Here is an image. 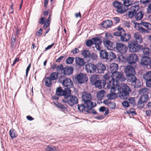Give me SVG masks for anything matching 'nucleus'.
Listing matches in <instances>:
<instances>
[{"mask_svg":"<svg viewBox=\"0 0 151 151\" xmlns=\"http://www.w3.org/2000/svg\"><path fill=\"white\" fill-rule=\"evenodd\" d=\"M100 56L102 59L107 60L108 57V53L105 50H101L100 52Z\"/></svg>","mask_w":151,"mask_h":151,"instance_id":"29","label":"nucleus"},{"mask_svg":"<svg viewBox=\"0 0 151 151\" xmlns=\"http://www.w3.org/2000/svg\"><path fill=\"white\" fill-rule=\"evenodd\" d=\"M149 99L148 95H143L139 99L138 105L140 106L141 107H143L145 104Z\"/></svg>","mask_w":151,"mask_h":151,"instance_id":"16","label":"nucleus"},{"mask_svg":"<svg viewBox=\"0 0 151 151\" xmlns=\"http://www.w3.org/2000/svg\"><path fill=\"white\" fill-rule=\"evenodd\" d=\"M147 11L149 13H151V3L150 4L147 9Z\"/></svg>","mask_w":151,"mask_h":151,"instance_id":"64","label":"nucleus"},{"mask_svg":"<svg viewBox=\"0 0 151 151\" xmlns=\"http://www.w3.org/2000/svg\"><path fill=\"white\" fill-rule=\"evenodd\" d=\"M113 78L111 81L107 83V87L108 89H111V91L115 92L117 89L119 91L122 90L119 94V97L122 99H126L128 98L129 92L131 91L130 88L126 84L122 83L121 86L119 85V81H124L125 80L123 73L117 72L113 75Z\"/></svg>","mask_w":151,"mask_h":151,"instance_id":"1","label":"nucleus"},{"mask_svg":"<svg viewBox=\"0 0 151 151\" xmlns=\"http://www.w3.org/2000/svg\"><path fill=\"white\" fill-rule=\"evenodd\" d=\"M151 62L150 58L147 56H143L141 59V64L145 66L150 65Z\"/></svg>","mask_w":151,"mask_h":151,"instance_id":"21","label":"nucleus"},{"mask_svg":"<svg viewBox=\"0 0 151 151\" xmlns=\"http://www.w3.org/2000/svg\"><path fill=\"white\" fill-rule=\"evenodd\" d=\"M105 91L103 90L99 91L97 94V97L98 100H101L104 96Z\"/></svg>","mask_w":151,"mask_h":151,"instance_id":"36","label":"nucleus"},{"mask_svg":"<svg viewBox=\"0 0 151 151\" xmlns=\"http://www.w3.org/2000/svg\"><path fill=\"white\" fill-rule=\"evenodd\" d=\"M133 38L134 41L135 43L140 44L142 42V36L138 32H136L134 34Z\"/></svg>","mask_w":151,"mask_h":151,"instance_id":"20","label":"nucleus"},{"mask_svg":"<svg viewBox=\"0 0 151 151\" xmlns=\"http://www.w3.org/2000/svg\"><path fill=\"white\" fill-rule=\"evenodd\" d=\"M64 68L62 64L57 66L56 70L58 73H62L63 71Z\"/></svg>","mask_w":151,"mask_h":151,"instance_id":"44","label":"nucleus"},{"mask_svg":"<svg viewBox=\"0 0 151 151\" xmlns=\"http://www.w3.org/2000/svg\"><path fill=\"white\" fill-rule=\"evenodd\" d=\"M113 19L115 23L116 24L118 23L119 21V19L118 17H114Z\"/></svg>","mask_w":151,"mask_h":151,"instance_id":"61","label":"nucleus"},{"mask_svg":"<svg viewBox=\"0 0 151 151\" xmlns=\"http://www.w3.org/2000/svg\"><path fill=\"white\" fill-rule=\"evenodd\" d=\"M58 149L53 146H48L46 148L45 151H58Z\"/></svg>","mask_w":151,"mask_h":151,"instance_id":"40","label":"nucleus"},{"mask_svg":"<svg viewBox=\"0 0 151 151\" xmlns=\"http://www.w3.org/2000/svg\"><path fill=\"white\" fill-rule=\"evenodd\" d=\"M73 67L67 66L64 68L63 73L65 75H69L73 73Z\"/></svg>","mask_w":151,"mask_h":151,"instance_id":"26","label":"nucleus"},{"mask_svg":"<svg viewBox=\"0 0 151 151\" xmlns=\"http://www.w3.org/2000/svg\"><path fill=\"white\" fill-rule=\"evenodd\" d=\"M55 104L58 107L60 108L62 111H65L67 110V108L61 104L57 102L56 103H55Z\"/></svg>","mask_w":151,"mask_h":151,"instance_id":"38","label":"nucleus"},{"mask_svg":"<svg viewBox=\"0 0 151 151\" xmlns=\"http://www.w3.org/2000/svg\"><path fill=\"white\" fill-rule=\"evenodd\" d=\"M104 42L105 46L108 48H110L112 47V43L109 40L104 39Z\"/></svg>","mask_w":151,"mask_h":151,"instance_id":"41","label":"nucleus"},{"mask_svg":"<svg viewBox=\"0 0 151 151\" xmlns=\"http://www.w3.org/2000/svg\"><path fill=\"white\" fill-rule=\"evenodd\" d=\"M143 78L145 80L151 79V71H148L143 74Z\"/></svg>","mask_w":151,"mask_h":151,"instance_id":"35","label":"nucleus"},{"mask_svg":"<svg viewBox=\"0 0 151 151\" xmlns=\"http://www.w3.org/2000/svg\"><path fill=\"white\" fill-rule=\"evenodd\" d=\"M64 56H61L59 57L56 60V62H60L64 58Z\"/></svg>","mask_w":151,"mask_h":151,"instance_id":"60","label":"nucleus"},{"mask_svg":"<svg viewBox=\"0 0 151 151\" xmlns=\"http://www.w3.org/2000/svg\"><path fill=\"white\" fill-rule=\"evenodd\" d=\"M42 34V31L41 28H40L39 30L36 33V36H40Z\"/></svg>","mask_w":151,"mask_h":151,"instance_id":"58","label":"nucleus"},{"mask_svg":"<svg viewBox=\"0 0 151 151\" xmlns=\"http://www.w3.org/2000/svg\"><path fill=\"white\" fill-rule=\"evenodd\" d=\"M59 81L60 83H62L64 87L67 88H72L73 86V83L71 80L69 78L66 77L64 76H61L59 77Z\"/></svg>","mask_w":151,"mask_h":151,"instance_id":"6","label":"nucleus"},{"mask_svg":"<svg viewBox=\"0 0 151 151\" xmlns=\"http://www.w3.org/2000/svg\"><path fill=\"white\" fill-rule=\"evenodd\" d=\"M93 60H96L97 59V55L94 54L92 53L91 54H90V58Z\"/></svg>","mask_w":151,"mask_h":151,"instance_id":"54","label":"nucleus"},{"mask_svg":"<svg viewBox=\"0 0 151 151\" xmlns=\"http://www.w3.org/2000/svg\"><path fill=\"white\" fill-rule=\"evenodd\" d=\"M124 29L120 27H119L117 28V30L116 32L114 33V35L116 36L121 37L122 33L124 32Z\"/></svg>","mask_w":151,"mask_h":151,"instance_id":"30","label":"nucleus"},{"mask_svg":"<svg viewBox=\"0 0 151 151\" xmlns=\"http://www.w3.org/2000/svg\"><path fill=\"white\" fill-rule=\"evenodd\" d=\"M58 73L56 72H53L51 73L50 75V78L53 81L56 80L58 78Z\"/></svg>","mask_w":151,"mask_h":151,"instance_id":"37","label":"nucleus"},{"mask_svg":"<svg viewBox=\"0 0 151 151\" xmlns=\"http://www.w3.org/2000/svg\"><path fill=\"white\" fill-rule=\"evenodd\" d=\"M92 44H93V42L92 38L91 40H87L86 42V45L88 47H90Z\"/></svg>","mask_w":151,"mask_h":151,"instance_id":"49","label":"nucleus"},{"mask_svg":"<svg viewBox=\"0 0 151 151\" xmlns=\"http://www.w3.org/2000/svg\"><path fill=\"white\" fill-rule=\"evenodd\" d=\"M116 55L113 52H109V55L108 54V57L107 60L111 61L114 59L116 58Z\"/></svg>","mask_w":151,"mask_h":151,"instance_id":"39","label":"nucleus"},{"mask_svg":"<svg viewBox=\"0 0 151 151\" xmlns=\"http://www.w3.org/2000/svg\"><path fill=\"white\" fill-rule=\"evenodd\" d=\"M141 25L146 27L150 30H151V24L149 23L146 22H142L141 24H138L137 30L139 32L142 33H148V31L142 27Z\"/></svg>","mask_w":151,"mask_h":151,"instance_id":"8","label":"nucleus"},{"mask_svg":"<svg viewBox=\"0 0 151 151\" xmlns=\"http://www.w3.org/2000/svg\"><path fill=\"white\" fill-rule=\"evenodd\" d=\"M49 77H47L44 78V80L45 81V85L47 87H50L52 84V81Z\"/></svg>","mask_w":151,"mask_h":151,"instance_id":"33","label":"nucleus"},{"mask_svg":"<svg viewBox=\"0 0 151 151\" xmlns=\"http://www.w3.org/2000/svg\"><path fill=\"white\" fill-rule=\"evenodd\" d=\"M78 109L81 112H83L84 111L88 112V113H90L88 110L87 107L84 104H81L80 105L78 104Z\"/></svg>","mask_w":151,"mask_h":151,"instance_id":"28","label":"nucleus"},{"mask_svg":"<svg viewBox=\"0 0 151 151\" xmlns=\"http://www.w3.org/2000/svg\"><path fill=\"white\" fill-rule=\"evenodd\" d=\"M91 83L94 85L96 88L100 89L104 88L106 84V81L104 80H99V78L96 75H93L90 78Z\"/></svg>","mask_w":151,"mask_h":151,"instance_id":"5","label":"nucleus"},{"mask_svg":"<svg viewBox=\"0 0 151 151\" xmlns=\"http://www.w3.org/2000/svg\"><path fill=\"white\" fill-rule=\"evenodd\" d=\"M75 63L76 65L80 67L83 66L86 63L84 59L80 57L76 58Z\"/></svg>","mask_w":151,"mask_h":151,"instance_id":"22","label":"nucleus"},{"mask_svg":"<svg viewBox=\"0 0 151 151\" xmlns=\"http://www.w3.org/2000/svg\"><path fill=\"white\" fill-rule=\"evenodd\" d=\"M118 65L117 64L113 63L110 64V67L108 68L107 70L108 72L111 73L112 74V75L116 72L118 70Z\"/></svg>","mask_w":151,"mask_h":151,"instance_id":"18","label":"nucleus"},{"mask_svg":"<svg viewBox=\"0 0 151 151\" xmlns=\"http://www.w3.org/2000/svg\"><path fill=\"white\" fill-rule=\"evenodd\" d=\"M146 84L147 86L151 88V79L146 81Z\"/></svg>","mask_w":151,"mask_h":151,"instance_id":"53","label":"nucleus"},{"mask_svg":"<svg viewBox=\"0 0 151 151\" xmlns=\"http://www.w3.org/2000/svg\"><path fill=\"white\" fill-rule=\"evenodd\" d=\"M76 78L78 83L81 84L84 83L88 81L87 76L84 73H80L77 75Z\"/></svg>","mask_w":151,"mask_h":151,"instance_id":"13","label":"nucleus"},{"mask_svg":"<svg viewBox=\"0 0 151 151\" xmlns=\"http://www.w3.org/2000/svg\"><path fill=\"white\" fill-rule=\"evenodd\" d=\"M144 16V13L141 11L136 12L134 14V18L136 21L141 20Z\"/></svg>","mask_w":151,"mask_h":151,"instance_id":"27","label":"nucleus"},{"mask_svg":"<svg viewBox=\"0 0 151 151\" xmlns=\"http://www.w3.org/2000/svg\"><path fill=\"white\" fill-rule=\"evenodd\" d=\"M79 51V50L77 48H75L74 49H73L71 51V53L73 54H76L78 53Z\"/></svg>","mask_w":151,"mask_h":151,"instance_id":"57","label":"nucleus"},{"mask_svg":"<svg viewBox=\"0 0 151 151\" xmlns=\"http://www.w3.org/2000/svg\"><path fill=\"white\" fill-rule=\"evenodd\" d=\"M50 23L46 21V22L44 23V24L43 26L44 29H45L49 25Z\"/></svg>","mask_w":151,"mask_h":151,"instance_id":"62","label":"nucleus"},{"mask_svg":"<svg viewBox=\"0 0 151 151\" xmlns=\"http://www.w3.org/2000/svg\"><path fill=\"white\" fill-rule=\"evenodd\" d=\"M149 93V90L146 88H142L139 91V93L141 96L143 95H148Z\"/></svg>","mask_w":151,"mask_h":151,"instance_id":"32","label":"nucleus"},{"mask_svg":"<svg viewBox=\"0 0 151 151\" xmlns=\"http://www.w3.org/2000/svg\"><path fill=\"white\" fill-rule=\"evenodd\" d=\"M82 101L88 110H90L96 106L95 103H94L91 101V96L90 93L86 92L83 93L82 96Z\"/></svg>","mask_w":151,"mask_h":151,"instance_id":"3","label":"nucleus"},{"mask_svg":"<svg viewBox=\"0 0 151 151\" xmlns=\"http://www.w3.org/2000/svg\"><path fill=\"white\" fill-rule=\"evenodd\" d=\"M96 68V73L99 74L104 73L106 69V65L101 63L97 64Z\"/></svg>","mask_w":151,"mask_h":151,"instance_id":"14","label":"nucleus"},{"mask_svg":"<svg viewBox=\"0 0 151 151\" xmlns=\"http://www.w3.org/2000/svg\"><path fill=\"white\" fill-rule=\"evenodd\" d=\"M104 78L105 79V81H106V83H109L108 81L109 80L110 81H111V79L113 78L111 77L108 74H106L104 76Z\"/></svg>","mask_w":151,"mask_h":151,"instance_id":"46","label":"nucleus"},{"mask_svg":"<svg viewBox=\"0 0 151 151\" xmlns=\"http://www.w3.org/2000/svg\"><path fill=\"white\" fill-rule=\"evenodd\" d=\"M81 54L86 58H90V51L87 50H83Z\"/></svg>","mask_w":151,"mask_h":151,"instance_id":"34","label":"nucleus"},{"mask_svg":"<svg viewBox=\"0 0 151 151\" xmlns=\"http://www.w3.org/2000/svg\"><path fill=\"white\" fill-rule=\"evenodd\" d=\"M68 89H70L69 88H65L64 90H63L61 87H59L56 89V93L58 96H63L64 98H65L68 92Z\"/></svg>","mask_w":151,"mask_h":151,"instance_id":"17","label":"nucleus"},{"mask_svg":"<svg viewBox=\"0 0 151 151\" xmlns=\"http://www.w3.org/2000/svg\"><path fill=\"white\" fill-rule=\"evenodd\" d=\"M46 19V18L44 17H42L39 19L38 21L39 23L42 24H43L45 22V21Z\"/></svg>","mask_w":151,"mask_h":151,"instance_id":"52","label":"nucleus"},{"mask_svg":"<svg viewBox=\"0 0 151 151\" xmlns=\"http://www.w3.org/2000/svg\"><path fill=\"white\" fill-rule=\"evenodd\" d=\"M138 60V57L137 55L134 53L130 55L127 58V61L129 63L132 64L135 63Z\"/></svg>","mask_w":151,"mask_h":151,"instance_id":"15","label":"nucleus"},{"mask_svg":"<svg viewBox=\"0 0 151 151\" xmlns=\"http://www.w3.org/2000/svg\"><path fill=\"white\" fill-rule=\"evenodd\" d=\"M143 53L145 56H147L148 57V56L149 54V49L148 48H145L143 50Z\"/></svg>","mask_w":151,"mask_h":151,"instance_id":"48","label":"nucleus"},{"mask_svg":"<svg viewBox=\"0 0 151 151\" xmlns=\"http://www.w3.org/2000/svg\"><path fill=\"white\" fill-rule=\"evenodd\" d=\"M130 11L127 14L128 17L130 18L134 17L136 12H137L139 9V7L138 5H134L132 6L129 8Z\"/></svg>","mask_w":151,"mask_h":151,"instance_id":"11","label":"nucleus"},{"mask_svg":"<svg viewBox=\"0 0 151 151\" xmlns=\"http://www.w3.org/2000/svg\"><path fill=\"white\" fill-rule=\"evenodd\" d=\"M139 44L134 42L131 41L128 43V47L131 51L137 52L139 51L141 48V46Z\"/></svg>","mask_w":151,"mask_h":151,"instance_id":"10","label":"nucleus"},{"mask_svg":"<svg viewBox=\"0 0 151 151\" xmlns=\"http://www.w3.org/2000/svg\"><path fill=\"white\" fill-rule=\"evenodd\" d=\"M68 92L67 95L63 99V101L65 103H67L68 105L72 106L75 104L78 103V99L76 96L70 94L71 90L70 89H68Z\"/></svg>","mask_w":151,"mask_h":151,"instance_id":"4","label":"nucleus"},{"mask_svg":"<svg viewBox=\"0 0 151 151\" xmlns=\"http://www.w3.org/2000/svg\"><path fill=\"white\" fill-rule=\"evenodd\" d=\"M103 103L106 105H108L110 108L114 109L115 108L116 105L111 103V100L110 99H106L104 100Z\"/></svg>","mask_w":151,"mask_h":151,"instance_id":"31","label":"nucleus"},{"mask_svg":"<svg viewBox=\"0 0 151 151\" xmlns=\"http://www.w3.org/2000/svg\"><path fill=\"white\" fill-rule=\"evenodd\" d=\"M129 104L130 103L131 104L134 105L135 103V99L134 98L131 97L129 98Z\"/></svg>","mask_w":151,"mask_h":151,"instance_id":"51","label":"nucleus"},{"mask_svg":"<svg viewBox=\"0 0 151 151\" xmlns=\"http://www.w3.org/2000/svg\"><path fill=\"white\" fill-rule=\"evenodd\" d=\"M116 48L118 52L122 54H126L128 50L125 45L119 42L116 43Z\"/></svg>","mask_w":151,"mask_h":151,"instance_id":"9","label":"nucleus"},{"mask_svg":"<svg viewBox=\"0 0 151 151\" xmlns=\"http://www.w3.org/2000/svg\"><path fill=\"white\" fill-rule=\"evenodd\" d=\"M112 25V22L109 20H107L103 22L101 24V27L105 28L110 27Z\"/></svg>","mask_w":151,"mask_h":151,"instance_id":"25","label":"nucleus"},{"mask_svg":"<svg viewBox=\"0 0 151 151\" xmlns=\"http://www.w3.org/2000/svg\"><path fill=\"white\" fill-rule=\"evenodd\" d=\"M96 65L92 63H89L86 65L85 69L88 73H96Z\"/></svg>","mask_w":151,"mask_h":151,"instance_id":"12","label":"nucleus"},{"mask_svg":"<svg viewBox=\"0 0 151 151\" xmlns=\"http://www.w3.org/2000/svg\"><path fill=\"white\" fill-rule=\"evenodd\" d=\"M111 93H110L108 94L107 95V97L110 100L111 99H114L116 98L117 96L116 95V93H120V92L122 91V90H121L120 91H119L116 89L115 92L112 91H111ZM120 93H119V94Z\"/></svg>","mask_w":151,"mask_h":151,"instance_id":"23","label":"nucleus"},{"mask_svg":"<svg viewBox=\"0 0 151 151\" xmlns=\"http://www.w3.org/2000/svg\"><path fill=\"white\" fill-rule=\"evenodd\" d=\"M95 47L97 50L98 51H100L101 50V44H98L96 45H95Z\"/></svg>","mask_w":151,"mask_h":151,"instance_id":"59","label":"nucleus"},{"mask_svg":"<svg viewBox=\"0 0 151 151\" xmlns=\"http://www.w3.org/2000/svg\"><path fill=\"white\" fill-rule=\"evenodd\" d=\"M92 40L93 42V44L96 45L98 44L101 43V40L97 37L92 38Z\"/></svg>","mask_w":151,"mask_h":151,"instance_id":"45","label":"nucleus"},{"mask_svg":"<svg viewBox=\"0 0 151 151\" xmlns=\"http://www.w3.org/2000/svg\"><path fill=\"white\" fill-rule=\"evenodd\" d=\"M9 134L12 139H13L17 136V134L16 133L15 131L13 129H11L9 132Z\"/></svg>","mask_w":151,"mask_h":151,"instance_id":"43","label":"nucleus"},{"mask_svg":"<svg viewBox=\"0 0 151 151\" xmlns=\"http://www.w3.org/2000/svg\"><path fill=\"white\" fill-rule=\"evenodd\" d=\"M74 58L73 57H69L66 59V63L68 64H71L74 61Z\"/></svg>","mask_w":151,"mask_h":151,"instance_id":"47","label":"nucleus"},{"mask_svg":"<svg viewBox=\"0 0 151 151\" xmlns=\"http://www.w3.org/2000/svg\"><path fill=\"white\" fill-rule=\"evenodd\" d=\"M122 105L123 106L126 107H128L129 106V102L126 101H124L122 103Z\"/></svg>","mask_w":151,"mask_h":151,"instance_id":"55","label":"nucleus"},{"mask_svg":"<svg viewBox=\"0 0 151 151\" xmlns=\"http://www.w3.org/2000/svg\"><path fill=\"white\" fill-rule=\"evenodd\" d=\"M31 65V63H30L29 65H28V66H27V67L26 69V77H27V76L28 74L29 71V69L30 68Z\"/></svg>","mask_w":151,"mask_h":151,"instance_id":"56","label":"nucleus"},{"mask_svg":"<svg viewBox=\"0 0 151 151\" xmlns=\"http://www.w3.org/2000/svg\"><path fill=\"white\" fill-rule=\"evenodd\" d=\"M124 72L127 76L135 74V68L130 65H128L125 69Z\"/></svg>","mask_w":151,"mask_h":151,"instance_id":"19","label":"nucleus"},{"mask_svg":"<svg viewBox=\"0 0 151 151\" xmlns=\"http://www.w3.org/2000/svg\"><path fill=\"white\" fill-rule=\"evenodd\" d=\"M54 44H55V43H52L51 45H48L47 47L45 48L46 50H49V49H50L52 47V46L54 45Z\"/></svg>","mask_w":151,"mask_h":151,"instance_id":"63","label":"nucleus"},{"mask_svg":"<svg viewBox=\"0 0 151 151\" xmlns=\"http://www.w3.org/2000/svg\"><path fill=\"white\" fill-rule=\"evenodd\" d=\"M127 113L128 114H132L133 115H136V114L135 110L133 109H131L129 110Z\"/></svg>","mask_w":151,"mask_h":151,"instance_id":"50","label":"nucleus"},{"mask_svg":"<svg viewBox=\"0 0 151 151\" xmlns=\"http://www.w3.org/2000/svg\"><path fill=\"white\" fill-rule=\"evenodd\" d=\"M126 79L127 82L131 83L132 86L135 88H138L141 86L139 81L137 79L134 74L127 76Z\"/></svg>","mask_w":151,"mask_h":151,"instance_id":"7","label":"nucleus"},{"mask_svg":"<svg viewBox=\"0 0 151 151\" xmlns=\"http://www.w3.org/2000/svg\"><path fill=\"white\" fill-rule=\"evenodd\" d=\"M99 111L100 112H105L104 115L106 116L108 114L109 111L108 109L106 108L104 106H101L99 109Z\"/></svg>","mask_w":151,"mask_h":151,"instance_id":"42","label":"nucleus"},{"mask_svg":"<svg viewBox=\"0 0 151 151\" xmlns=\"http://www.w3.org/2000/svg\"><path fill=\"white\" fill-rule=\"evenodd\" d=\"M123 4L118 1H115L113 3L116 12L119 14H122L125 12L129 9L132 2L129 0H122Z\"/></svg>","mask_w":151,"mask_h":151,"instance_id":"2","label":"nucleus"},{"mask_svg":"<svg viewBox=\"0 0 151 151\" xmlns=\"http://www.w3.org/2000/svg\"><path fill=\"white\" fill-rule=\"evenodd\" d=\"M121 37L120 40L122 42L128 41L131 37V35L129 33H126L124 30Z\"/></svg>","mask_w":151,"mask_h":151,"instance_id":"24","label":"nucleus"}]
</instances>
